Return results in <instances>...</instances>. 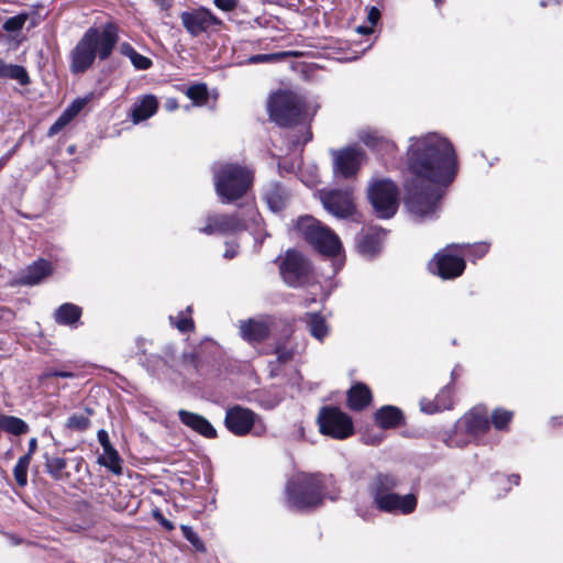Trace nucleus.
Returning <instances> with one entry per match:
<instances>
[{"mask_svg":"<svg viewBox=\"0 0 563 563\" xmlns=\"http://www.w3.org/2000/svg\"><path fill=\"white\" fill-rule=\"evenodd\" d=\"M166 108L169 111L176 110L178 108V103L175 99H169L166 102Z\"/></svg>","mask_w":563,"mask_h":563,"instance_id":"60","label":"nucleus"},{"mask_svg":"<svg viewBox=\"0 0 563 563\" xmlns=\"http://www.w3.org/2000/svg\"><path fill=\"white\" fill-rule=\"evenodd\" d=\"M240 334L250 343L262 342L269 334V324L264 319H249L246 321H241Z\"/></svg>","mask_w":563,"mask_h":563,"instance_id":"18","label":"nucleus"},{"mask_svg":"<svg viewBox=\"0 0 563 563\" xmlns=\"http://www.w3.org/2000/svg\"><path fill=\"white\" fill-rule=\"evenodd\" d=\"M307 324L310 334L318 341H323V339L329 334V327L324 318L319 313L307 314Z\"/></svg>","mask_w":563,"mask_h":563,"instance_id":"30","label":"nucleus"},{"mask_svg":"<svg viewBox=\"0 0 563 563\" xmlns=\"http://www.w3.org/2000/svg\"><path fill=\"white\" fill-rule=\"evenodd\" d=\"M3 161H0V170L3 168Z\"/></svg>","mask_w":563,"mask_h":563,"instance_id":"64","label":"nucleus"},{"mask_svg":"<svg viewBox=\"0 0 563 563\" xmlns=\"http://www.w3.org/2000/svg\"><path fill=\"white\" fill-rule=\"evenodd\" d=\"M180 530L184 538L199 552H205L206 548L203 542L200 540L198 534L194 531L190 526L181 525Z\"/></svg>","mask_w":563,"mask_h":563,"instance_id":"40","label":"nucleus"},{"mask_svg":"<svg viewBox=\"0 0 563 563\" xmlns=\"http://www.w3.org/2000/svg\"><path fill=\"white\" fill-rule=\"evenodd\" d=\"M12 435H21L29 431V424L21 418L0 413V431Z\"/></svg>","mask_w":563,"mask_h":563,"instance_id":"28","label":"nucleus"},{"mask_svg":"<svg viewBox=\"0 0 563 563\" xmlns=\"http://www.w3.org/2000/svg\"><path fill=\"white\" fill-rule=\"evenodd\" d=\"M0 77L18 80L23 86L30 82L29 75L23 66L5 64L3 59L0 66Z\"/></svg>","mask_w":563,"mask_h":563,"instance_id":"31","label":"nucleus"},{"mask_svg":"<svg viewBox=\"0 0 563 563\" xmlns=\"http://www.w3.org/2000/svg\"><path fill=\"white\" fill-rule=\"evenodd\" d=\"M356 31L360 34L368 35L373 33L374 29L372 25H360L356 27Z\"/></svg>","mask_w":563,"mask_h":563,"instance_id":"57","label":"nucleus"},{"mask_svg":"<svg viewBox=\"0 0 563 563\" xmlns=\"http://www.w3.org/2000/svg\"><path fill=\"white\" fill-rule=\"evenodd\" d=\"M299 132H300V137L296 136V135H291V146H294V147L305 145L307 142H309L311 140L312 134L308 126L301 125L299 128Z\"/></svg>","mask_w":563,"mask_h":563,"instance_id":"44","label":"nucleus"},{"mask_svg":"<svg viewBox=\"0 0 563 563\" xmlns=\"http://www.w3.org/2000/svg\"><path fill=\"white\" fill-rule=\"evenodd\" d=\"M360 140L368 147L382 154H394L396 152V144L380 135L377 131H362Z\"/></svg>","mask_w":563,"mask_h":563,"instance_id":"22","label":"nucleus"},{"mask_svg":"<svg viewBox=\"0 0 563 563\" xmlns=\"http://www.w3.org/2000/svg\"><path fill=\"white\" fill-rule=\"evenodd\" d=\"M385 233L382 230L372 229L357 238L358 252L367 257L376 255L382 247Z\"/></svg>","mask_w":563,"mask_h":563,"instance_id":"21","label":"nucleus"},{"mask_svg":"<svg viewBox=\"0 0 563 563\" xmlns=\"http://www.w3.org/2000/svg\"><path fill=\"white\" fill-rule=\"evenodd\" d=\"M99 464L108 467L114 474H121V459L114 448L103 450V454L98 459Z\"/></svg>","mask_w":563,"mask_h":563,"instance_id":"32","label":"nucleus"},{"mask_svg":"<svg viewBox=\"0 0 563 563\" xmlns=\"http://www.w3.org/2000/svg\"><path fill=\"white\" fill-rule=\"evenodd\" d=\"M367 196L377 217L388 219L396 213L398 209V188L390 179H372Z\"/></svg>","mask_w":563,"mask_h":563,"instance_id":"8","label":"nucleus"},{"mask_svg":"<svg viewBox=\"0 0 563 563\" xmlns=\"http://www.w3.org/2000/svg\"><path fill=\"white\" fill-rule=\"evenodd\" d=\"M52 265L45 260H40L30 265L22 276L20 282L23 285H36L41 283L46 276L51 275Z\"/></svg>","mask_w":563,"mask_h":563,"instance_id":"23","label":"nucleus"},{"mask_svg":"<svg viewBox=\"0 0 563 563\" xmlns=\"http://www.w3.org/2000/svg\"><path fill=\"white\" fill-rule=\"evenodd\" d=\"M490 428L488 416L481 409H473L467 412L456 424L455 433L465 431L467 438L464 440H456L449 438L445 443L449 446H460L468 441H481Z\"/></svg>","mask_w":563,"mask_h":563,"instance_id":"9","label":"nucleus"},{"mask_svg":"<svg viewBox=\"0 0 563 563\" xmlns=\"http://www.w3.org/2000/svg\"><path fill=\"white\" fill-rule=\"evenodd\" d=\"M22 143V139L10 150L8 151L0 161H3V166L9 162V159L16 153L18 148L20 147Z\"/></svg>","mask_w":563,"mask_h":563,"instance_id":"54","label":"nucleus"},{"mask_svg":"<svg viewBox=\"0 0 563 563\" xmlns=\"http://www.w3.org/2000/svg\"><path fill=\"white\" fill-rule=\"evenodd\" d=\"M399 481L391 474H377L369 483L368 490L378 510L393 515H409L415 511L418 500L415 494L398 495L394 490Z\"/></svg>","mask_w":563,"mask_h":563,"instance_id":"4","label":"nucleus"},{"mask_svg":"<svg viewBox=\"0 0 563 563\" xmlns=\"http://www.w3.org/2000/svg\"><path fill=\"white\" fill-rule=\"evenodd\" d=\"M213 4L224 12H231L236 9L239 0H213Z\"/></svg>","mask_w":563,"mask_h":563,"instance_id":"48","label":"nucleus"},{"mask_svg":"<svg viewBox=\"0 0 563 563\" xmlns=\"http://www.w3.org/2000/svg\"><path fill=\"white\" fill-rule=\"evenodd\" d=\"M459 249V245H450L439 252L429 263L430 271L443 279L461 276L465 269V260Z\"/></svg>","mask_w":563,"mask_h":563,"instance_id":"11","label":"nucleus"},{"mask_svg":"<svg viewBox=\"0 0 563 563\" xmlns=\"http://www.w3.org/2000/svg\"><path fill=\"white\" fill-rule=\"evenodd\" d=\"M459 170L457 155L445 136L429 132L408 140L405 158L406 207L418 220L432 219Z\"/></svg>","mask_w":563,"mask_h":563,"instance_id":"1","label":"nucleus"},{"mask_svg":"<svg viewBox=\"0 0 563 563\" xmlns=\"http://www.w3.org/2000/svg\"><path fill=\"white\" fill-rule=\"evenodd\" d=\"M328 478L320 474H295L286 485V505L294 510H308L322 504L325 497L335 496L325 492Z\"/></svg>","mask_w":563,"mask_h":563,"instance_id":"3","label":"nucleus"},{"mask_svg":"<svg viewBox=\"0 0 563 563\" xmlns=\"http://www.w3.org/2000/svg\"><path fill=\"white\" fill-rule=\"evenodd\" d=\"M118 38V31L113 24L104 25L101 31L96 27L88 29L70 52V71L85 73L93 64L97 55L102 60L107 59Z\"/></svg>","mask_w":563,"mask_h":563,"instance_id":"2","label":"nucleus"},{"mask_svg":"<svg viewBox=\"0 0 563 563\" xmlns=\"http://www.w3.org/2000/svg\"><path fill=\"white\" fill-rule=\"evenodd\" d=\"M45 466L47 473L55 479L59 481L65 477L67 466L66 460L58 456L46 457Z\"/></svg>","mask_w":563,"mask_h":563,"instance_id":"33","label":"nucleus"},{"mask_svg":"<svg viewBox=\"0 0 563 563\" xmlns=\"http://www.w3.org/2000/svg\"><path fill=\"white\" fill-rule=\"evenodd\" d=\"M187 96L197 104H202L207 100V88L205 85H195L188 88Z\"/></svg>","mask_w":563,"mask_h":563,"instance_id":"43","label":"nucleus"},{"mask_svg":"<svg viewBox=\"0 0 563 563\" xmlns=\"http://www.w3.org/2000/svg\"><path fill=\"white\" fill-rule=\"evenodd\" d=\"M435 5H440L443 1L442 0H434Z\"/></svg>","mask_w":563,"mask_h":563,"instance_id":"62","label":"nucleus"},{"mask_svg":"<svg viewBox=\"0 0 563 563\" xmlns=\"http://www.w3.org/2000/svg\"><path fill=\"white\" fill-rule=\"evenodd\" d=\"M459 251L464 258L472 257L474 261L482 258L489 250V244L481 242L473 245H459Z\"/></svg>","mask_w":563,"mask_h":563,"instance_id":"35","label":"nucleus"},{"mask_svg":"<svg viewBox=\"0 0 563 563\" xmlns=\"http://www.w3.org/2000/svg\"><path fill=\"white\" fill-rule=\"evenodd\" d=\"M224 424L235 435H244L253 430L258 435L265 431L258 416L241 406H233L227 410Z\"/></svg>","mask_w":563,"mask_h":563,"instance_id":"12","label":"nucleus"},{"mask_svg":"<svg viewBox=\"0 0 563 563\" xmlns=\"http://www.w3.org/2000/svg\"><path fill=\"white\" fill-rule=\"evenodd\" d=\"M158 109V101L154 95H145L137 98L131 110V120L134 124L153 117Z\"/></svg>","mask_w":563,"mask_h":563,"instance_id":"20","label":"nucleus"},{"mask_svg":"<svg viewBox=\"0 0 563 563\" xmlns=\"http://www.w3.org/2000/svg\"><path fill=\"white\" fill-rule=\"evenodd\" d=\"M30 463H31V461H30L29 455H22L18 460V462L13 468L14 479L20 487H24L27 484V470H29Z\"/></svg>","mask_w":563,"mask_h":563,"instance_id":"34","label":"nucleus"},{"mask_svg":"<svg viewBox=\"0 0 563 563\" xmlns=\"http://www.w3.org/2000/svg\"><path fill=\"white\" fill-rule=\"evenodd\" d=\"M267 107L271 119L280 126H289L316 113V109L310 112L305 100L290 91L272 95Z\"/></svg>","mask_w":563,"mask_h":563,"instance_id":"6","label":"nucleus"},{"mask_svg":"<svg viewBox=\"0 0 563 563\" xmlns=\"http://www.w3.org/2000/svg\"><path fill=\"white\" fill-rule=\"evenodd\" d=\"M366 19L369 25L374 27L380 19V11L376 7H371L368 9Z\"/></svg>","mask_w":563,"mask_h":563,"instance_id":"50","label":"nucleus"},{"mask_svg":"<svg viewBox=\"0 0 563 563\" xmlns=\"http://www.w3.org/2000/svg\"><path fill=\"white\" fill-rule=\"evenodd\" d=\"M178 417L185 426L206 438L211 439L217 435V431L212 424L198 413L181 409L178 411Z\"/></svg>","mask_w":563,"mask_h":563,"instance_id":"19","label":"nucleus"},{"mask_svg":"<svg viewBox=\"0 0 563 563\" xmlns=\"http://www.w3.org/2000/svg\"><path fill=\"white\" fill-rule=\"evenodd\" d=\"M372 400V393L364 384H355L351 387L347 394L349 406L353 410H362L369 405Z\"/></svg>","mask_w":563,"mask_h":563,"instance_id":"27","label":"nucleus"},{"mask_svg":"<svg viewBox=\"0 0 563 563\" xmlns=\"http://www.w3.org/2000/svg\"><path fill=\"white\" fill-rule=\"evenodd\" d=\"M95 98L93 92H89L81 98L75 99L64 111L70 119H74L79 112Z\"/></svg>","mask_w":563,"mask_h":563,"instance_id":"38","label":"nucleus"},{"mask_svg":"<svg viewBox=\"0 0 563 563\" xmlns=\"http://www.w3.org/2000/svg\"><path fill=\"white\" fill-rule=\"evenodd\" d=\"M340 265H342V262L340 263ZM340 269H341V266L334 267V273H336Z\"/></svg>","mask_w":563,"mask_h":563,"instance_id":"63","label":"nucleus"},{"mask_svg":"<svg viewBox=\"0 0 563 563\" xmlns=\"http://www.w3.org/2000/svg\"><path fill=\"white\" fill-rule=\"evenodd\" d=\"M421 410L426 413H434L437 411L452 408V389L450 387L443 388L433 401L422 399L420 401Z\"/></svg>","mask_w":563,"mask_h":563,"instance_id":"26","label":"nucleus"},{"mask_svg":"<svg viewBox=\"0 0 563 563\" xmlns=\"http://www.w3.org/2000/svg\"><path fill=\"white\" fill-rule=\"evenodd\" d=\"M320 431L334 439H345L353 433L352 419L338 408H323L319 415Z\"/></svg>","mask_w":563,"mask_h":563,"instance_id":"14","label":"nucleus"},{"mask_svg":"<svg viewBox=\"0 0 563 563\" xmlns=\"http://www.w3.org/2000/svg\"><path fill=\"white\" fill-rule=\"evenodd\" d=\"M297 231L321 254L335 257L342 251L339 236L312 217H302L297 221Z\"/></svg>","mask_w":563,"mask_h":563,"instance_id":"7","label":"nucleus"},{"mask_svg":"<svg viewBox=\"0 0 563 563\" xmlns=\"http://www.w3.org/2000/svg\"><path fill=\"white\" fill-rule=\"evenodd\" d=\"M321 202L324 209L338 218H346L354 212L351 190H329L321 192Z\"/></svg>","mask_w":563,"mask_h":563,"instance_id":"16","label":"nucleus"},{"mask_svg":"<svg viewBox=\"0 0 563 563\" xmlns=\"http://www.w3.org/2000/svg\"><path fill=\"white\" fill-rule=\"evenodd\" d=\"M89 426V419L85 415L74 413L71 415L66 423V427L70 430L82 431Z\"/></svg>","mask_w":563,"mask_h":563,"instance_id":"42","label":"nucleus"},{"mask_svg":"<svg viewBox=\"0 0 563 563\" xmlns=\"http://www.w3.org/2000/svg\"><path fill=\"white\" fill-rule=\"evenodd\" d=\"M287 199V191L279 185H274L265 194V200L274 212L280 211L285 207Z\"/></svg>","mask_w":563,"mask_h":563,"instance_id":"29","label":"nucleus"},{"mask_svg":"<svg viewBox=\"0 0 563 563\" xmlns=\"http://www.w3.org/2000/svg\"><path fill=\"white\" fill-rule=\"evenodd\" d=\"M120 52L129 58H131V56H133L136 53V51L129 43L121 44Z\"/></svg>","mask_w":563,"mask_h":563,"instance_id":"55","label":"nucleus"},{"mask_svg":"<svg viewBox=\"0 0 563 563\" xmlns=\"http://www.w3.org/2000/svg\"><path fill=\"white\" fill-rule=\"evenodd\" d=\"M180 20L186 31L192 37L211 32L223 24L221 19L205 7L183 12Z\"/></svg>","mask_w":563,"mask_h":563,"instance_id":"15","label":"nucleus"},{"mask_svg":"<svg viewBox=\"0 0 563 563\" xmlns=\"http://www.w3.org/2000/svg\"><path fill=\"white\" fill-rule=\"evenodd\" d=\"M29 19L27 13H20L5 20L3 30L7 32L21 31Z\"/></svg>","mask_w":563,"mask_h":563,"instance_id":"41","label":"nucleus"},{"mask_svg":"<svg viewBox=\"0 0 563 563\" xmlns=\"http://www.w3.org/2000/svg\"><path fill=\"white\" fill-rule=\"evenodd\" d=\"M73 119H70L65 112L52 124L47 134L48 136H53L62 131Z\"/></svg>","mask_w":563,"mask_h":563,"instance_id":"45","label":"nucleus"},{"mask_svg":"<svg viewBox=\"0 0 563 563\" xmlns=\"http://www.w3.org/2000/svg\"><path fill=\"white\" fill-rule=\"evenodd\" d=\"M294 356V352L288 349H278L277 350V361L279 363H286L290 361Z\"/></svg>","mask_w":563,"mask_h":563,"instance_id":"51","label":"nucleus"},{"mask_svg":"<svg viewBox=\"0 0 563 563\" xmlns=\"http://www.w3.org/2000/svg\"><path fill=\"white\" fill-rule=\"evenodd\" d=\"M130 60L133 66L140 70L148 69L152 66V60L148 57L139 54L137 52L131 56Z\"/></svg>","mask_w":563,"mask_h":563,"instance_id":"46","label":"nucleus"},{"mask_svg":"<svg viewBox=\"0 0 563 563\" xmlns=\"http://www.w3.org/2000/svg\"><path fill=\"white\" fill-rule=\"evenodd\" d=\"M157 5H159L163 10H168L170 8V0H155Z\"/></svg>","mask_w":563,"mask_h":563,"instance_id":"59","label":"nucleus"},{"mask_svg":"<svg viewBox=\"0 0 563 563\" xmlns=\"http://www.w3.org/2000/svg\"><path fill=\"white\" fill-rule=\"evenodd\" d=\"M97 437H98V441L101 444L103 450H108V449L112 448L107 431L99 430Z\"/></svg>","mask_w":563,"mask_h":563,"instance_id":"53","label":"nucleus"},{"mask_svg":"<svg viewBox=\"0 0 563 563\" xmlns=\"http://www.w3.org/2000/svg\"><path fill=\"white\" fill-rule=\"evenodd\" d=\"M512 419V412L505 409H495L492 413V423L498 430H505Z\"/></svg>","mask_w":563,"mask_h":563,"instance_id":"39","label":"nucleus"},{"mask_svg":"<svg viewBox=\"0 0 563 563\" xmlns=\"http://www.w3.org/2000/svg\"><path fill=\"white\" fill-rule=\"evenodd\" d=\"M51 377L70 378L74 377V373L68 371H45L42 374L41 379H46Z\"/></svg>","mask_w":563,"mask_h":563,"instance_id":"49","label":"nucleus"},{"mask_svg":"<svg viewBox=\"0 0 563 563\" xmlns=\"http://www.w3.org/2000/svg\"><path fill=\"white\" fill-rule=\"evenodd\" d=\"M257 217H258V216H257L256 211H254V210H250V218H251V220L254 222V224H256V225L258 224V223H257Z\"/></svg>","mask_w":563,"mask_h":563,"instance_id":"61","label":"nucleus"},{"mask_svg":"<svg viewBox=\"0 0 563 563\" xmlns=\"http://www.w3.org/2000/svg\"><path fill=\"white\" fill-rule=\"evenodd\" d=\"M333 173L336 178H353L361 168L365 153L356 146L331 151Z\"/></svg>","mask_w":563,"mask_h":563,"instance_id":"13","label":"nucleus"},{"mask_svg":"<svg viewBox=\"0 0 563 563\" xmlns=\"http://www.w3.org/2000/svg\"><path fill=\"white\" fill-rule=\"evenodd\" d=\"M279 268L284 282L291 287H299L310 283V264L306 257L297 251H288Z\"/></svg>","mask_w":563,"mask_h":563,"instance_id":"10","label":"nucleus"},{"mask_svg":"<svg viewBox=\"0 0 563 563\" xmlns=\"http://www.w3.org/2000/svg\"><path fill=\"white\" fill-rule=\"evenodd\" d=\"M294 52H277L272 54H257L249 57V64H260V63H275L286 59L287 57L295 56Z\"/></svg>","mask_w":563,"mask_h":563,"instance_id":"36","label":"nucleus"},{"mask_svg":"<svg viewBox=\"0 0 563 563\" xmlns=\"http://www.w3.org/2000/svg\"><path fill=\"white\" fill-rule=\"evenodd\" d=\"M82 310L79 306L67 302L60 305L54 312L56 323L76 328Z\"/></svg>","mask_w":563,"mask_h":563,"instance_id":"25","label":"nucleus"},{"mask_svg":"<svg viewBox=\"0 0 563 563\" xmlns=\"http://www.w3.org/2000/svg\"><path fill=\"white\" fill-rule=\"evenodd\" d=\"M152 516L165 530L172 531L175 529L174 523L167 520L159 509H154Z\"/></svg>","mask_w":563,"mask_h":563,"instance_id":"47","label":"nucleus"},{"mask_svg":"<svg viewBox=\"0 0 563 563\" xmlns=\"http://www.w3.org/2000/svg\"><path fill=\"white\" fill-rule=\"evenodd\" d=\"M246 228L247 225L238 216L209 214L206 218V224L199 231L207 235H225L236 233Z\"/></svg>","mask_w":563,"mask_h":563,"instance_id":"17","label":"nucleus"},{"mask_svg":"<svg viewBox=\"0 0 563 563\" xmlns=\"http://www.w3.org/2000/svg\"><path fill=\"white\" fill-rule=\"evenodd\" d=\"M402 419L401 410L395 406H383L375 412V421L382 429L396 428Z\"/></svg>","mask_w":563,"mask_h":563,"instance_id":"24","label":"nucleus"},{"mask_svg":"<svg viewBox=\"0 0 563 563\" xmlns=\"http://www.w3.org/2000/svg\"><path fill=\"white\" fill-rule=\"evenodd\" d=\"M217 195L223 203L241 198L252 185L251 172L239 164L218 163L213 166Z\"/></svg>","mask_w":563,"mask_h":563,"instance_id":"5","label":"nucleus"},{"mask_svg":"<svg viewBox=\"0 0 563 563\" xmlns=\"http://www.w3.org/2000/svg\"><path fill=\"white\" fill-rule=\"evenodd\" d=\"M236 253H238V251L235 250V247L228 244V247H227V250L224 252V257L225 258H233L236 255Z\"/></svg>","mask_w":563,"mask_h":563,"instance_id":"58","label":"nucleus"},{"mask_svg":"<svg viewBox=\"0 0 563 563\" xmlns=\"http://www.w3.org/2000/svg\"><path fill=\"white\" fill-rule=\"evenodd\" d=\"M36 449H37V440H36V438L30 439V441H29V451H27V453L25 455H29V457L31 460L32 455L34 454Z\"/></svg>","mask_w":563,"mask_h":563,"instance_id":"56","label":"nucleus"},{"mask_svg":"<svg viewBox=\"0 0 563 563\" xmlns=\"http://www.w3.org/2000/svg\"><path fill=\"white\" fill-rule=\"evenodd\" d=\"M191 311V307H187L186 311L179 312L177 320L175 317L170 316V323L183 333L191 331L194 329V321L190 318Z\"/></svg>","mask_w":563,"mask_h":563,"instance_id":"37","label":"nucleus"},{"mask_svg":"<svg viewBox=\"0 0 563 563\" xmlns=\"http://www.w3.org/2000/svg\"><path fill=\"white\" fill-rule=\"evenodd\" d=\"M495 482L497 484H506V483H512L514 485H518L519 484V475L517 474H514L511 476H504V475H497L496 478H495Z\"/></svg>","mask_w":563,"mask_h":563,"instance_id":"52","label":"nucleus"}]
</instances>
